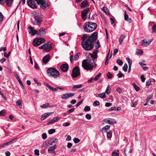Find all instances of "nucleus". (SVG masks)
Wrapping results in <instances>:
<instances>
[{
    "label": "nucleus",
    "instance_id": "c756f323",
    "mask_svg": "<svg viewBox=\"0 0 156 156\" xmlns=\"http://www.w3.org/2000/svg\"><path fill=\"white\" fill-rule=\"evenodd\" d=\"M82 84H80L77 85H74L72 88L73 90H74L76 88H79L82 87Z\"/></svg>",
    "mask_w": 156,
    "mask_h": 156
},
{
    "label": "nucleus",
    "instance_id": "ea45409f",
    "mask_svg": "<svg viewBox=\"0 0 156 156\" xmlns=\"http://www.w3.org/2000/svg\"><path fill=\"white\" fill-rule=\"evenodd\" d=\"M136 53L137 55H142L143 54V51L141 50L138 49L137 50Z\"/></svg>",
    "mask_w": 156,
    "mask_h": 156
},
{
    "label": "nucleus",
    "instance_id": "680f3d73",
    "mask_svg": "<svg viewBox=\"0 0 156 156\" xmlns=\"http://www.w3.org/2000/svg\"><path fill=\"white\" fill-rule=\"evenodd\" d=\"M5 111L4 110H2L0 111V115H5Z\"/></svg>",
    "mask_w": 156,
    "mask_h": 156
},
{
    "label": "nucleus",
    "instance_id": "f3484780",
    "mask_svg": "<svg viewBox=\"0 0 156 156\" xmlns=\"http://www.w3.org/2000/svg\"><path fill=\"white\" fill-rule=\"evenodd\" d=\"M59 119V117H55L52 119H51L47 123V125H49L51 124H53L55 122H57Z\"/></svg>",
    "mask_w": 156,
    "mask_h": 156
},
{
    "label": "nucleus",
    "instance_id": "a878e982",
    "mask_svg": "<svg viewBox=\"0 0 156 156\" xmlns=\"http://www.w3.org/2000/svg\"><path fill=\"white\" fill-rule=\"evenodd\" d=\"M58 141V140L56 138H53L50 140V142L49 143L51 145H52L54 144L57 143Z\"/></svg>",
    "mask_w": 156,
    "mask_h": 156
},
{
    "label": "nucleus",
    "instance_id": "a18cd8bd",
    "mask_svg": "<svg viewBox=\"0 0 156 156\" xmlns=\"http://www.w3.org/2000/svg\"><path fill=\"white\" fill-rule=\"evenodd\" d=\"M90 110V108L89 106H86L84 108V110L85 112L89 111Z\"/></svg>",
    "mask_w": 156,
    "mask_h": 156
},
{
    "label": "nucleus",
    "instance_id": "338daca9",
    "mask_svg": "<svg viewBox=\"0 0 156 156\" xmlns=\"http://www.w3.org/2000/svg\"><path fill=\"white\" fill-rule=\"evenodd\" d=\"M123 75V74L121 73L120 71L119 72V73L117 74V76H118V77L119 78H121L122 77Z\"/></svg>",
    "mask_w": 156,
    "mask_h": 156
},
{
    "label": "nucleus",
    "instance_id": "a211bd4d",
    "mask_svg": "<svg viewBox=\"0 0 156 156\" xmlns=\"http://www.w3.org/2000/svg\"><path fill=\"white\" fill-rule=\"evenodd\" d=\"M50 55H47L44 56L42 59V61L44 64H47L49 61Z\"/></svg>",
    "mask_w": 156,
    "mask_h": 156
},
{
    "label": "nucleus",
    "instance_id": "8fccbe9b",
    "mask_svg": "<svg viewBox=\"0 0 156 156\" xmlns=\"http://www.w3.org/2000/svg\"><path fill=\"white\" fill-rule=\"evenodd\" d=\"M3 18V16L2 13L0 12V24L1 23Z\"/></svg>",
    "mask_w": 156,
    "mask_h": 156
},
{
    "label": "nucleus",
    "instance_id": "39448f33",
    "mask_svg": "<svg viewBox=\"0 0 156 156\" xmlns=\"http://www.w3.org/2000/svg\"><path fill=\"white\" fill-rule=\"evenodd\" d=\"M48 75L50 77L57 78L59 76V71L53 68H49L47 71Z\"/></svg>",
    "mask_w": 156,
    "mask_h": 156
},
{
    "label": "nucleus",
    "instance_id": "20e7f679",
    "mask_svg": "<svg viewBox=\"0 0 156 156\" xmlns=\"http://www.w3.org/2000/svg\"><path fill=\"white\" fill-rule=\"evenodd\" d=\"M32 17L34 19V22L32 21V23L34 25H40L42 20L41 14L36 12H33L32 13Z\"/></svg>",
    "mask_w": 156,
    "mask_h": 156
},
{
    "label": "nucleus",
    "instance_id": "6e6552de",
    "mask_svg": "<svg viewBox=\"0 0 156 156\" xmlns=\"http://www.w3.org/2000/svg\"><path fill=\"white\" fill-rule=\"evenodd\" d=\"M80 74V69L79 67L76 66L73 69L71 76L73 78H76L79 76Z\"/></svg>",
    "mask_w": 156,
    "mask_h": 156
},
{
    "label": "nucleus",
    "instance_id": "c9c22d12",
    "mask_svg": "<svg viewBox=\"0 0 156 156\" xmlns=\"http://www.w3.org/2000/svg\"><path fill=\"white\" fill-rule=\"evenodd\" d=\"M112 156H119V153L116 152L115 150H114L112 152Z\"/></svg>",
    "mask_w": 156,
    "mask_h": 156
},
{
    "label": "nucleus",
    "instance_id": "774afa93",
    "mask_svg": "<svg viewBox=\"0 0 156 156\" xmlns=\"http://www.w3.org/2000/svg\"><path fill=\"white\" fill-rule=\"evenodd\" d=\"M151 81L150 80H149L148 81H147L146 82V85L147 86H148L150 85L151 83Z\"/></svg>",
    "mask_w": 156,
    "mask_h": 156
},
{
    "label": "nucleus",
    "instance_id": "c85d7f7f",
    "mask_svg": "<svg viewBox=\"0 0 156 156\" xmlns=\"http://www.w3.org/2000/svg\"><path fill=\"white\" fill-rule=\"evenodd\" d=\"M17 140V138H15L11 141L5 143V146H7L11 144L15 140Z\"/></svg>",
    "mask_w": 156,
    "mask_h": 156
},
{
    "label": "nucleus",
    "instance_id": "f257e3e1",
    "mask_svg": "<svg viewBox=\"0 0 156 156\" xmlns=\"http://www.w3.org/2000/svg\"><path fill=\"white\" fill-rule=\"evenodd\" d=\"M98 37V32H95L90 36L83 34L82 37L81 44L83 48L86 51H90L94 47Z\"/></svg>",
    "mask_w": 156,
    "mask_h": 156
},
{
    "label": "nucleus",
    "instance_id": "2eb2a0df",
    "mask_svg": "<svg viewBox=\"0 0 156 156\" xmlns=\"http://www.w3.org/2000/svg\"><path fill=\"white\" fill-rule=\"evenodd\" d=\"M56 147V145H55L52 147H51L48 149V151L50 153H53V155L55 156L56 155V153L55 151V149Z\"/></svg>",
    "mask_w": 156,
    "mask_h": 156
},
{
    "label": "nucleus",
    "instance_id": "bb28decb",
    "mask_svg": "<svg viewBox=\"0 0 156 156\" xmlns=\"http://www.w3.org/2000/svg\"><path fill=\"white\" fill-rule=\"evenodd\" d=\"M124 19L125 20L128 21L129 22H131V19L130 18H129L128 15L126 14V11L125 12Z\"/></svg>",
    "mask_w": 156,
    "mask_h": 156
},
{
    "label": "nucleus",
    "instance_id": "ddd939ff",
    "mask_svg": "<svg viewBox=\"0 0 156 156\" xmlns=\"http://www.w3.org/2000/svg\"><path fill=\"white\" fill-rule=\"evenodd\" d=\"M28 5L32 8H36L37 7L36 3L33 0H27Z\"/></svg>",
    "mask_w": 156,
    "mask_h": 156
},
{
    "label": "nucleus",
    "instance_id": "49530a36",
    "mask_svg": "<svg viewBox=\"0 0 156 156\" xmlns=\"http://www.w3.org/2000/svg\"><path fill=\"white\" fill-rule=\"evenodd\" d=\"M101 75V73H99V74H98V75H97L96 76V77L94 78V80L95 81L97 80L99 78Z\"/></svg>",
    "mask_w": 156,
    "mask_h": 156
},
{
    "label": "nucleus",
    "instance_id": "72a5a7b5",
    "mask_svg": "<svg viewBox=\"0 0 156 156\" xmlns=\"http://www.w3.org/2000/svg\"><path fill=\"white\" fill-rule=\"evenodd\" d=\"M49 104L48 103H47L45 104H43L41 105V107L42 108H46L47 107H48L49 106V107H52V106H49Z\"/></svg>",
    "mask_w": 156,
    "mask_h": 156
},
{
    "label": "nucleus",
    "instance_id": "393cba45",
    "mask_svg": "<svg viewBox=\"0 0 156 156\" xmlns=\"http://www.w3.org/2000/svg\"><path fill=\"white\" fill-rule=\"evenodd\" d=\"M45 85L50 89V90H52V91H56L58 90V88H57V87L54 88L49 85L47 83H46Z\"/></svg>",
    "mask_w": 156,
    "mask_h": 156
},
{
    "label": "nucleus",
    "instance_id": "e433bc0d",
    "mask_svg": "<svg viewBox=\"0 0 156 156\" xmlns=\"http://www.w3.org/2000/svg\"><path fill=\"white\" fill-rule=\"evenodd\" d=\"M95 47L96 49L98 48L101 47V45L99 41L98 40L96 41L95 43Z\"/></svg>",
    "mask_w": 156,
    "mask_h": 156
},
{
    "label": "nucleus",
    "instance_id": "a19ab883",
    "mask_svg": "<svg viewBox=\"0 0 156 156\" xmlns=\"http://www.w3.org/2000/svg\"><path fill=\"white\" fill-rule=\"evenodd\" d=\"M152 33H156V25H154L152 27Z\"/></svg>",
    "mask_w": 156,
    "mask_h": 156
},
{
    "label": "nucleus",
    "instance_id": "f03ea898",
    "mask_svg": "<svg viewBox=\"0 0 156 156\" xmlns=\"http://www.w3.org/2000/svg\"><path fill=\"white\" fill-rule=\"evenodd\" d=\"M98 51L94 50L92 53H90L89 55L91 57L93 61L90 59L84 60L82 62V66L84 69L86 70H91L94 67V65L96 66L94 60L98 57L97 53Z\"/></svg>",
    "mask_w": 156,
    "mask_h": 156
},
{
    "label": "nucleus",
    "instance_id": "f8f14e48",
    "mask_svg": "<svg viewBox=\"0 0 156 156\" xmlns=\"http://www.w3.org/2000/svg\"><path fill=\"white\" fill-rule=\"evenodd\" d=\"M13 0H0V4L2 5H4L5 3V2L6 3V5L8 6H10L12 5Z\"/></svg>",
    "mask_w": 156,
    "mask_h": 156
},
{
    "label": "nucleus",
    "instance_id": "4d7b16f0",
    "mask_svg": "<svg viewBox=\"0 0 156 156\" xmlns=\"http://www.w3.org/2000/svg\"><path fill=\"white\" fill-rule=\"evenodd\" d=\"M140 79L142 82H144L145 81V78L144 76L143 75H142L140 76Z\"/></svg>",
    "mask_w": 156,
    "mask_h": 156
},
{
    "label": "nucleus",
    "instance_id": "3c124183",
    "mask_svg": "<svg viewBox=\"0 0 156 156\" xmlns=\"http://www.w3.org/2000/svg\"><path fill=\"white\" fill-rule=\"evenodd\" d=\"M47 137V135L46 133H44L42 134V138L44 140Z\"/></svg>",
    "mask_w": 156,
    "mask_h": 156
},
{
    "label": "nucleus",
    "instance_id": "2f4dec72",
    "mask_svg": "<svg viewBox=\"0 0 156 156\" xmlns=\"http://www.w3.org/2000/svg\"><path fill=\"white\" fill-rule=\"evenodd\" d=\"M68 98V95L67 93L64 94L61 96V98L62 99H67Z\"/></svg>",
    "mask_w": 156,
    "mask_h": 156
},
{
    "label": "nucleus",
    "instance_id": "c03bdc74",
    "mask_svg": "<svg viewBox=\"0 0 156 156\" xmlns=\"http://www.w3.org/2000/svg\"><path fill=\"white\" fill-rule=\"evenodd\" d=\"M137 104V101H136L133 103L132 102L131 103V105L132 107H135L136 106Z\"/></svg>",
    "mask_w": 156,
    "mask_h": 156
},
{
    "label": "nucleus",
    "instance_id": "58836bf2",
    "mask_svg": "<svg viewBox=\"0 0 156 156\" xmlns=\"http://www.w3.org/2000/svg\"><path fill=\"white\" fill-rule=\"evenodd\" d=\"M55 132V129H51L48 130V133L50 134H51Z\"/></svg>",
    "mask_w": 156,
    "mask_h": 156
},
{
    "label": "nucleus",
    "instance_id": "0e129e2a",
    "mask_svg": "<svg viewBox=\"0 0 156 156\" xmlns=\"http://www.w3.org/2000/svg\"><path fill=\"white\" fill-rule=\"evenodd\" d=\"M16 105L19 106H22L21 103L20 101H17L16 102Z\"/></svg>",
    "mask_w": 156,
    "mask_h": 156
},
{
    "label": "nucleus",
    "instance_id": "0eeeda50",
    "mask_svg": "<svg viewBox=\"0 0 156 156\" xmlns=\"http://www.w3.org/2000/svg\"><path fill=\"white\" fill-rule=\"evenodd\" d=\"M88 14H89L88 18L90 17V9L89 8H86L83 9L82 12L81 13V16L82 18L84 20H85L87 19V16Z\"/></svg>",
    "mask_w": 156,
    "mask_h": 156
},
{
    "label": "nucleus",
    "instance_id": "864d4df0",
    "mask_svg": "<svg viewBox=\"0 0 156 156\" xmlns=\"http://www.w3.org/2000/svg\"><path fill=\"white\" fill-rule=\"evenodd\" d=\"M73 141L76 144L80 142V140L78 138H75L73 139Z\"/></svg>",
    "mask_w": 156,
    "mask_h": 156
},
{
    "label": "nucleus",
    "instance_id": "79ce46f5",
    "mask_svg": "<svg viewBox=\"0 0 156 156\" xmlns=\"http://www.w3.org/2000/svg\"><path fill=\"white\" fill-rule=\"evenodd\" d=\"M128 68V66L126 63L124 64L123 67L122 69L124 71V72H126L127 71Z\"/></svg>",
    "mask_w": 156,
    "mask_h": 156
},
{
    "label": "nucleus",
    "instance_id": "9b49d317",
    "mask_svg": "<svg viewBox=\"0 0 156 156\" xmlns=\"http://www.w3.org/2000/svg\"><path fill=\"white\" fill-rule=\"evenodd\" d=\"M105 123H108L111 125H113L116 123L115 120L113 119L107 118L105 119L103 121Z\"/></svg>",
    "mask_w": 156,
    "mask_h": 156
},
{
    "label": "nucleus",
    "instance_id": "f704fd0d",
    "mask_svg": "<svg viewBox=\"0 0 156 156\" xmlns=\"http://www.w3.org/2000/svg\"><path fill=\"white\" fill-rule=\"evenodd\" d=\"M79 54H80V53H77L74 55L73 59V60L76 61L79 58Z\"/></svg>",
    "mask_w": 156,
    "mask_h": 156
},
{
    "label": "nucleus",
    "instance_id": "4be33fe9",
    "mask_svg": "<svg viewBox=\"0 0 156 156\" xmlns=\"http://www.w3.org/2000/svg\"><path fill=\"white\" fill-rule=\"evenodd\" d=\"M45 29L44 28H41L39 30V31H38L37 34L38 35L42 36L43 34H45Z\"/></svg>",
    "mask_w": 156,
    "mask_h": 156
},
{
    "label": "nucleus",
    "instance_id": "5fc2aeb1",
    "mask_svg": "<svg viewBox=\"0 0 156 156\" xmlns=\"http://www.w3.org/2000/svg\"><path fill=\"white\" fill-rule=\"evenodd\" d=\"M85 117L87 119L90 120L91 119V117L90 115L89 114H87L86 115Z\"/></svg>",
    "mask_w": 156,
    "mask_h": 156
},
{
    "label": "nucleus",
    "instance_id": "052dcab7",
    "mask_svg": "<svg viewBox=\"0 0 156 156\" xmlns=\"http://www.w3.org/2000/svg\"><path fill=\"white\" fill-rule=\"evenodd\" d=\"M116 91L119 93H120L122 92V89L120 87H118L116 89Z\"/></svg>",
    "mask_w": 156,
    "mask_h": 156
},
{
    "label": "nucleus",
    "instance_id": "1a4fd4ad",
    "mask_svg": "<svg viewBox=\"0 0 156 156\" xmlns=\"http://www.w3.org/2000/svg\"><path fill=\"white\" fill-rule=\"evenodd\" d=\"M44 41V39L43 38H35L33 42V44L34 46L37 47L43 43Z\"/></svg>",
    "mask_w": 156,
    "mask_h": 156
},
{
    "label": "nucleus",
    "instance_id": "4468645a",
    "mask_svg": "<svg viewBox=\"0 0 156 156\" xmlns=\"http://www.w3.org/2000/svg\"><path fill=\"white\" fill-rule=\"evenodd\" d=\"M28 28L29 29L28 31L29 33L32 35H34L36 34H37L38 32V31L34 30L32 27H29Z\"/></svg>",
    "mask_w": 156,
    "mask_h": 156
},
{
    "label": "nucleus",
    "instance_id": "13d9d810",
    "mask_svg": "<svg viewBox=\"0 0 156 156\" xmlns=\"http://www.w3.org/2000/svg\"><path fill=\"white\" fill-rule=\"evenodd\" d=\"M34 68L37 70L38 69H39V67L38 66V64L35 62L34 63Z\"/></svg>",
    "mask_w": 156,
    "mask_h": 156
},
{
    "label": "nucleus",
    "instance_id": "603ef678",
    "mask_svg": "<svg viewBox=\"0 0 156 156\" xmlns=\"http://www.w3.org/2000/svg\"><path fill=\"white\" fill-rule=\"evenodd\" d=\"M10 53L11 52L10 51H9L8 54H7L6 52H4V55L5 57L8 58L9 56Z\"/></svg>",
    "mask_w": 156,
    "mask_h": 156
},
{
    "label": "nucleus",
    "instance_id": "412c9836",
    "mask_svg": "<svg viewBox=\"0 0 156 156\" xmlns=\"http://www.w3.org/2000/svg\"><path fill=\"white\" fill-rule=\"evenodd\" d=\"M151 41H147L146 40L144 39L142 41V46L143 47H146L148 46L151 43Z\"/></svg>",
    "mask_w": 156,
    "mask_h": 156
},
{
    "label": "nucleus",
    "instance_id": "473e14b6",
    "mask_svg": "<svg viewBox=\"0 0 156 156\" xmlns=\"http://www.w3.org/2000/svg\"><path fill=\"white\" fill-rule=\"evenodd\" d=\"M133 85L137 91H138L140 90V88L136 85L135 83H133Z\"/></svg>",
    "mask_w": 156,
    "mask_h": 156
},
{
    "label": "nucleus",
    "instance_id": "69168bd1",
    "mask_svg": "<svg viewBox=\"0 0 156 156\" xmlns=\"http://www.w3.org/2000/svg\"><path fill=\"white\" fill-rule=\"evenodd\" d=\"M118 50L117 49H115L114 50L113 55H115L118 52Z\"/></svg>",
    "mask_w": 156,
    "mask_h": 156
},
{
    "label": "nucleus",
    "instance_id": "aec40b11",
    "mask_svg": "<svg viewBox=\"0 0 156 156\" xmlns=\"http://www.w3.org/2000/svg\"><path fill=\"white\" fill-rule=\"evenodd\" d=\"M89 5L88 2L87 1H83L80 5V6L82 8L87 7Z\"/></svg>",
    "mask_w": 156,
    "mask_h": 156
},
{
    "label": "nucleus",
    "instance_id": "4c0bfd02",
    "mask_svg": "<svg viewBox=\"0 0 156 156\" xmlns=\"http://www.w3.org/2000/svg\"><path fill=\"white\" fill-rule=\"evenodd\" d=\"M98 97L101 98H104L106 97L105 93H101L98 94Z\"/></svg>",
    "mask_w": 156,
    "mask_h": 156
},
{
    "label": "nucleus",
    "instance_id": "6e6d98bb",
    "mask_svg": "<svg viewBox=\"0 0 156 156\" xmlns=\"http://www.w3.org/2000/svg\"><path fill=\"white\" fill-rule=\"evenodd\" d=\"M109 52H110V50H109V51L108 52V55L106 57V60H105V64L106 65H107L108 64V55H109Z\"/></svg>",
    "mask_w": 156,
    "mask_h": 156
},
{
    "label": "nucleus",
    "instance_id": "7c9ffc66",
    "mask_svg": "<svg viewBox=\"0 0 156 156\" xmlns=\"http://www.w3.org/2000/svg\"><path fill=\"white\" fill-rule=\"evenodd\" d=\"M110 126L106 125L102 128L101 131L104 130L106 132L107 130L109 129Z\"/></svg>",
    "mask_w": 156,
    "mask_h": 156
},
{
    "label": "nucleus",
    "instance_id": "9d476101",
    "mask_svg": "<svg viewBox=\"0 0 156 156\" xmlns=\"http://www.w3.org/2000/svg\"><path fill=\"white\" fill-rule=\"evenodd\" d=\"M50 42L45 43L39 47L40 49H44V51L46 52H49L51 49V46L50 45Z\"/></svg>",
    "mask_w": 156,
    "mask_h": 156
},
{
    "label": "nucleus",
    "instance_id": "cd10ccee",
    "mask_svg": "<svg viewBox=\"0 0 156 156\" xmlns=\"http://www.w3.org/2000/svg\"><path fill=\"white\" fill-rule=\"evenodd\" d=\"M112 136V130H110L107 133V138H111Z\"/></svg>",
    "mask_w": 156,
    "mask_h": 156
},
{
    "label": "nucleus",
    "instance_id": "6ab92c4d",
    "mask_svg": "<svg viewBox=\"0 0 156 156\" xmlns=\"http://www.w3.org/2000/svg\"><path fill=\"white\" fill-rule=\"evenodd\" d=\"M52 112H48L42 115L41 116V119L42 120H43L46 118L48 116L51 115Z\"/></svg>",
    "mask_w": 156,
    "mask_h": 156
},
{
    "label": "nucleus",
    "instance_id": "423d86ee",
    "mask_svg": "<svg viewBox=\"0 0 156 156\" xmlns=\"http://www.w3.org/2000/svg\"><path fill=\"white\" fill-rule=\"evenodd\" d=\"M36 1L38 5L42 9H46L49 8L48 2L44 0H34Z\"/></svg>",
    "mask_w": 156,
    "mask_h": 156
},
{
    "label": "nucleus",
    "instance_id": "e2e57ef3",
    "mask_svg": "<svg viewBox=\"0 0 156 156\" xmlns=\"http://www.w3.org/2000/svg\"><path fill=\"white\" fill-rule=\"evenodd\" d=\"M69 125L70 123L68 122H67L65 123H64L62 125L63 126H69Z\"/></svg>",
    "mask_w": 156,
    "mask_h": 156
},
{
    "label": "nucleus",
    "instance_id": "37998d69",
    "mask_svg": "<svg viewBox=\"0 0 156 156\" xmlns=\"http://www.w3.org/2000/svg\"><path fill=\"white\" fill-rule=\"evenodd\" d=\"M93 105L94 106H96L98 105H100V102L98 101H95L94 102Z\"/></svg>",
    "mask_w": 156,
    "mask_h": 156
},
{
    "label": "nucleus",
    "instance_id": "de8ad7c7",
    "mask_svg": "<svg viewBox=\"0 0 156 156\" xmlns=\"http://www.w3.org/2000/svg\"><path fill=\"white\" fill-rule=\"evenodd\" d=\"M116 62L120 66L122 65L123 63L122 61L120 59L117 60Z\"/></svg>",
    "mask_w": 156,
    "mask_h": 156
},
{
    "label": "nucleus",
    "instance_id": "bf43d9fd",
    "mask_svg": "<svg viewBox=\"0 0 156 156\" xmlns=\"http://www.w3.org/2000/svg\"><path fill=\"white\" fill-rule=\"evenodd\" d=\"M35 154L37 155H39V151L38 150L36 149L34 151Z\"/></svg>",
    "mask_w": 156,
    "mask_h": 156
},
{
    "label": "nucleus",
    "instance_id": "7ed1b4c3",
    "mask_svg": "<svg viewBox=\"0 0 156 156\" xmlns=\"http://www.w3.org/2000/svg\"><path fill=\"white\" fill-rule=\"evenodd\" d=\"M97 27V25L96 23L88 22L85 23L83 28L85 32L90 33L94 30L96 29Z\"/></svg>",
    "mask_w": 156,
    "mask_h": 156
},
{
    "label": "nucleus",
    "instance_id": "dca6fc26",
    "mask_svg": "<svg viewBox=\"0 0 156 156\" xmlns=\"http://www.w3.org/2000/svg\"><path fill=\"white\" fill-rule=\"evenodd\" d=\"M61 70L63 72H67L69 69V66L68 64H64L60 67Z\"/></svg>",
    "mask_w": 156,
    "mask_h": 156
},
{
    "label": "nucleus",
    "instance_id": "09e8293b",
    "mask_svg": "<svg viewBox=\"0 0 156 156\" xmlns=\"http://www.w3.org/2000/svg\"><path fill=\"white\" fill-rule=\"evenodd\" d=\"M107 75L108 77V78L109 79H111L113 77V75L111 74L109 72H108L107 73Z\"/></svg>",
    "mask_w": 156,
    "mask_h": 156
},
{
    "label": "nucleus",
    "instance_id": "5701e85b",
    "mask_svg": "<svg viewBox=\"0 0 156 156\" xmlns=\"http://www.w3.org/2000/svg\"><path fill=\"white\" fill-rule=\"evenodd\" d=\"M126 60L127 61L129 64L128 73H129L131 71V67L132 64V60L128 57L126 58Z\"/></svg>",
    "mask_w": 156,
    "mask_h": 156
},
{
    "label": "nucleus",
    "instance_id": "b1692460",
    "mask_svg": "<svg viewBox=\"0 0 156 156\" xmlns=\"http://www.w3.org/2000/svg\"><path fill=\"white\" fill-rule=\"evenodd\" d=\"M126 36L124 34H122L121 35L119 39V44L120 45H122L123 41L124 39H125V38H126Z\"/></svg>",
    "mask_w": 156,
    "mask_h": 156
}]
</instances>
